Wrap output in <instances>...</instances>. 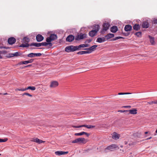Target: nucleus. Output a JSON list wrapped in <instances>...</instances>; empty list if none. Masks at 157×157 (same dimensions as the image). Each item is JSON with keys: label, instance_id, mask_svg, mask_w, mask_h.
<instances>
[{"label": "nucleus", "instance_id": "obj_1", "mask_svg": "<svg viewBox=\"0 0 157 157\" xmlns=\"http://www.w3.org/2000/svg\"><path fill=\"white\" fill-rule=\"evenodd\" d=\"M78 50V46H70L67 47L65 48V51L67 52H73Z\"/></svg>", "mask_w": 157, "mask_h": 157}, {"label": "nucleus", "instance_id": "obj_2", "mask_svg": "<svg viewBox=\"0 0 157 157\" xmlns=\"http://www.w3.org/2000/svg\"><path fill=\"white\" fill-rule=\"evenodd\" d=\"M102 26L103 28L101 31V33L103 34L109 29L110 25L108 23H104L103 25Z\"/></svg>", "mask_w": 157, "mask_h": 157}, {"label": "nucleus", "instance_id": "obj_3", "mask_svg": "<svg viewBox=\"0 0 157 157\" xmlns=\"http://www.w3.org/2000/svg\"><path fill=\"white\" fill-rule=\"evenodd\" d=\"M87 141L84 138H80L77 139L72 141L73 143H79L85 144L86 143Z\"/></svg>", "mask_w": 157, "mask_h": 157}, {"label": "nucleus", "instance_id": "obj_4", "mask_svg": "<svg viewBox=\"0 0 157 157\" xmlns=\"http://www.w3.org/2000/svg\"><path fill=\"white\" fill-rule=\"evenodd\" d=\"M86 35L85 34L81 33L75 36V40H79L86 37Z\"/></svg>", "mask_w": 157, "mask_h": 157}, {"label": "nucleus", "instance_id": "obj_5", "mask_svg": "<svg viewBox=\"0 0 157 157\" xmlns=\"http://www.w3.org/2000/svg\"><path fill=\"white\" fill-rule=\"evenodd\" d=\"M57 38L56 35L54 34H52L49 37H48L46 39V41L47 42H50L51 41Z\"/></svg>", "mask_w": 157, "mask_h": 157}, {"label": "nucleus", "instance_id": "obj_6", "mask_svg": "<svg viewBox=\"0 0 157 157\" xmlns=\"http://www.w3.org/2000/svg\"><path fill=\"white\" fill-rule=\"evenodd\" d=\"M116 148H118V149L119 148V147L116 144H112L107 146L105 149L108 150L110 151H113Z\"/></svg>", "mask_w": 157, "mask_h": 157}, {"label": "nucleus", "instance_id": "obj_7", "mask_svg": "<svg viewBox=\"0 0 157 157\" xmlns=\"http://www.w3.org/2000/svg\"><path fill=\"white\" fill-rule=\"evenodd\" d=\"M94 126L91 125H81L78 126H73V127L75 128H79L82 127H85L88 128H94Z\"/></svg>", "mask_w": 157, "mask_h": 157}, {"label": "nucleus", "instance_id": "obj_8", "mask_svg": "<svg viewBox=\"0 0 157 157\" xmlns=\"http://www.w3.org/2000/svg\"><path fill=\"white\" fill-rule=\"evenodd\" d=\"M75 39V36L72 35H70L68 36L66 39L67 41L71 42Z\"/></svg>", "mask_w": 157, "mask_h": 157}, {"label": "nucleus", "instance_id": "obj_9", "mask_svg": "<svg viewBox=\"0 0 157 157\" xmlns=\"http://www.w3.org/2000/svg\"><path fill=\"white\" fill-rule=\"evenodd\" d=\"M59 85L58 82L56 81H53L51 82L50 86L51 88H55Z\"/></svg>", "mask_w": 157, "mask_h": 157}, {"label": "nucleus", "instance_id": "obj_10", "mask_svg": "<svg viewBox=\"0 0 157 157\" xmlns=\"http://www.w3.org/2000/svg\"><path fill=\"white\" fill-rule=\"evenodd\" d=\"M120 137V136L119 134L115 132H114L112 134V138L115 140H117Z\"/></svg>", "mask_w": 157, "mask_h": 157}, {"label": "nucleus", "instance_id": "obj_11", "mask_svg": "<svg viewBox=\"0 0 157 157\" xmlns=\"http://www.w3.org/2000/svg\"><path fill=\"white\" fill-rule=\"evenodd\" d=\"M41 55V54L40 53H31L27 55V56L29 57H33L35 56H40Z\"/></svg>", "mask_w": 157, "mask_h": 157}, {"label": "nucleus", "instance_id": "obj_12", "mask_svg": "<svg viewBox=\"0 0 157 157\" xmlns=\"http://www.w3.org/2000/svg\"><path fill=\"white\" fill-rule=\"evenodd\" d=\"M68 153V151H58L55 152V154L57 155H65V154H67Z\"/></svg>", "mask_w": 157, "mask_h": 157}, {"label": "nucleus", "instance_id": "obj_13", "mask_svg": "<svg viewBox=\"0 0 157 157\" xmlns=\"http://www.w3.org/2000/svg\"><path fill=\"white\" fill-rule=\"evenodd\" d=\"M8 42L9 44H13L15 42L16 39L13 37H10L9 38Z\"/></svg>", "mask_w": 157, "mask_h": 157}, {"label": "nucleus", "instance_id": "obj_14", "mask_svg": "<svg viewBox=\"0 0 157 157\" xmlns=\"http://www.w3.org/2000/svg\"><path fill=\"white\" fill-rule=\"evenodd\" d=\"M44 37L41 35H37L36 37V41L38 42H40L44 39Z\"/></svg>", "mask_w": 157, "mask_h": 157}, {"label": "nucleus", "instance_id": "obj_15", "mask_svg": "<svg viewBox=\"0 0 157 157\" xmlns=\"http://www.w3.org/2000/svg\"><path fill=\"white\" fill-rule=\"evenodd\" d=\"M32 141L36 142L38 144H40L44 142L45 141H43L41 140H40L38 138H34L33 139Z\"/></svg>", "mask_w": 157, "mask_h": 157}, {"label": "nucleus", "instance_id": "obj_16", "mask_svg": "<svg viewBox=\"0 0 157 157\" xmlns=\"http://www.w3.org/2000/svg\"><path fill=\"white\" fill-rule=\"evenodd\" d=\"M84 134H85L87 136H89V134L85 132H81L78 133H75V136H82Z\"/></svg>", "mask_w": 157, "mask_h": 157}, {"label": "nucleus", "instance_id": "obj_17", "mask_svg": "<svg viewBox=\"0 0 157 157\" xmlns=\"http://www.w3.org/2000/svg\"><path fill=\"white\" fill-rule=\"evenodd\" d=\"M97 31L94 29L90 31L89 33V35L91 37L94 36L97 33Z\"/></svg>", "mask_w": 157, "mask_h": 157}, {"label": "nucleus", "instance_id": "obj_18", "mask_svg": "<svg viewBox=\"0 0 157 157\" xmlns=\"http://www.w3.org/2000/svg\"><path fill=\"white\" fill-rule=\"evenodd\" d=\"M117 26H113L110 29V31L112 33H115L117 31Z\"/></svg>", "mask_w": 157, "mask_h": 157}, {"label": "nucleus", "instance_id": "obj_19", "mask_svg": "<svg viewBox=\"0 0 157 157\" xmlns=\"http://www.w3.org/2000/svg\"><path fill=\"white\" fill-rule=\"evenodd\" d=\"M105 41V37H99L98 38L97 40V42L99 43H102Z\"/></svg>", "mask_w": 157, "mask_h": 157}, {"label": "nucleus", "instance_id": "obj_20", "mask_svg": "<svg viewBox=\"0 0 157 157\" xmlns=\"http://www.w3.org/2000/svg\"><path fill=\"white\" fill-rule=\"evenodd\" d=\"M129 112L131 114H135L137 113V110L136 109H133L129 110Z\"/></svg>", "mask_w": 157, "mask_h": 157}, {"label": "nucleus", "instance_id": "obj_21", "mask_svg": "<svg viewBox=\"0 0 157 157\" xmlns=\"http://www.w3.org/2000/svg\"><path fill=\"white\" fill-rule=\"evenodd\" d=\"M29 41V39L26 37H25L23 39L22 42L25 43H28Z\"/></svg>", "mask_w": 157, "mask_h": 157}, {"label": "nucleus", "instance_id": "obj_22", "mask_svg": "<svg viewBox=\"0 0 157 157\" xmlns=\"http://www.w3.org/2000/svg\"><path fill=\"white\" fill-rule=\"evenodd\" d=\"M134 97L133 94L128 92V100H133Z\"/></svg>", "mask_w": 157, "mask_h": 157}, {"label": "nucleus", "instance_id": "obj_23", "mask_svg": "<svg viewBox=\"0 0 157 157\" xmlns=\"http://www.w3.org/2000/svg\"><path fill=\"white\" fill-rule=\"evenodd\" d=\"M114 34L112 33H109L105 36V37L107 39H109L113 38L114 36Z\"/></svg>", "mask_w": 157, "mask_h": 157}, {"label": "nucleus", "instance_id": "obj_24", "mask_svg": "<svg viewBox=\"0 0 157 157\" xmlns=\"http://www.w3.org/2000/svg\"><path fill=\"white\" fill-rule=\"evenodd\" d=\"M142 27L143 28H147L149 27V24L147 22H144L142 24Z\"/></svg>", "mask_w": 157, "mask_h": 157}, {"label": "nucleus", "instance_id": "obj_25", "mask_svg": "<svg viewBox=\"0 0 157 157\" xmlns=\"http://www.w3.org/2000/svg\"><path fill=\"white\" fill-rule=\"evenodd\" d=\"M30 46H35L36 47H40L41 46V43H33L31 44Z\"/></svg>", "mask_w": 157, "mask_h": 157}, {"label": "nucleus", "instance_id": "obj_26", "mask_svg": "<svg viewBox=\"0 0 157 157\" xmlns=\"http://www.w3.org/2000/svg\"><path fill=\"white\" fill-rule=\"evenodd\" d=\"M90 46V45L87 44H81L78 46V50L79 49V48H85V47H88Z\"/></svg>", "mask_w": 157, "mask_h": 157}, {"label": "nucleus", "instance_id": "obj_27", "mask_svg": "<svg viewBox=\"0 0 157 157\" xmlns=\"http://www.w3.org/2000/svg\"><path fill=\"white\" fill-rule=\"evenodd\" d=\"M49 45L50 46H52V44L50 42H42L41 43V46H47L48 45Z\"/></svg>", "mask_w": 157, "mask_h": 157}, {"label": "nucleus", "instance_id": "obj_28", "mask_svg": "<svg viewBox=\"0 0 157 157\" xmlns=\"http://www.w3.org/2000/svg\"><path fill=\"white\" fill-rule=\"evenodd\" d=\"M97 46H98L97 45H94L89 48V49H90L92 52L95 50L96 48L97 47Z\"/></svg>", "mask_w": 157, "mask_h": 157}, {"label": "nucleus", "instance_id": "obj_29", "mask_svg": "<svg viewBox=\"0 0 157 157\" xmlns=\"http://www.w3.org/2000/svg\"><path fill=\"white\" fill-rule=\"evenodd\" d=\"M149 37L150 38V42L151 44L152 45H154L155 43L154 38L153 37H151L150 36H149Z\"/></svg>", "mask_w": 157, "mask_h": 157}, {"label": "nucleus", "instance_id": "obj_30", "mask_svg": "<svg viewBox=\"0 0 157 157\" xmlns=\"http://www.w3.org/2000/svg\"><path fill=\"white\" fill-rule=\"evenodd\" d=\"M29 45L28 44V43H25V44H22L19 46V47H28L29 46Z\"/></svg>", "mask_w": 157, "mask_h": 157}, {"label": "nucleus", "instance_id": "obj_31", "mask_svg": "<svg viewBox=\"0 0 157 157\" xmlns=\"http://www.w3.org/2000/svg\"><path fill=\"white\" fill-rule=\"evenodd\" d=\"M94 30L96 31H97V32H98L100 29V26L98 25H95L94 26Z\"/></svg>", "mask_w": 157, "mask_h": 157}, {"label": "nucleus", "instance_id": "obj_32", "mask_svg": "<svg viewBox=\"0 0 157 157\" xmlns=\"http://www.w3.org/2000/svg\"><path fill=\"white\" fill-rule=\"evenodd\" d=\"M140 28V25H139L136 24L133 26V29L134 30L137 31Z\"/></svg>", "mask_w": 157, "mask_h": 157}, {"label": "nucleus", "instance_id": "obj_33", "mask_svg": "<svg viewBox=\"0 0 157 157\" xmlns=\"http://www.w3.org/2000/svg\"><path fill=\"white\" fill-rule=\"evenodd\" d=\"M27 90L29 89L32 90H34L36 89V88L34 86H29L26 88Z\"/></svg>", "mask_w": 157, "mask_h": 157}, {"label": "nucleus", "instance_id": "obj_34", "mask_svg": "<svg viewBox=\"0 0 157 157\" xmlns=\"http://www.w3.org/2000/svg\"><path fill=\"white\" fill-rule=\"evenodd\" d=\"M21 55V54L19 52H16L14 53H13V56H20Z\"/></svg>", "mask_w": 157, "mask_h": 157}, {"label": "nucleus", "instance_id": "obj_35", "mask_svg": "<svg viewBox=\"0 0 157 157\" xmlns=\"http://www.w3.org/2000/svg\"><path fill=\"white\" fill-rule=\"evenodd\" d=\"M84 50H86L85 51L86 54H89L92 52L90 49H89V48H85Z\"/></svg>", "mask_w": 157, "mask_h": 157}, {"label": "nucleus", "instance_id": "obj_36", "mask_svg": "<svg viewBox=\"0 0 157 157\" xmlns=\"http://www.w3.org/2000/svg\"><path fill=\"white\" fill-rule=\"evenodd\" d=\"M135 35L138 37H140L141 36V32H137L135 33Z\"/></svg>", "mask_w": 157, "mask_h": 157}, {"label": "nucleus", "instance_id": "obj_37", "mask_svg": "<svg viewBox=\"0 0 157 157\" xmlns=\"http://www.w3.org/2000/svg\"><path fill=\"white\" fill-rule=\"evenodd\" d=\"M8 140V139L6 138L3 139H0V143L4 142H6Z\"/></svg>", "mask_w": 157, "mask_h": 157}, {"label": "nucleus", "instance_id": "obj_38", "mask_svg": "<svg viewBox=\"0 0 157 157\" xmlns=\"http://www.w3.org/2000/svg\"><path fill=\"white\" fill-rule=\"evenodd\" d=\"M77 54L79 55H83L85 54L86 53L85 51H82L78 52Z\"/></svg>", "mask_w": 157, "mask_h": 157}, {"label": "nucleus", "instance_id": "obj_39", "mask_svg": "<svg viewBox=\"0 0 157 157\" xmlns=\"http://www.w3.org/2000/svg\"><path fill=\"white\" fill-rule=\"evenodd\" d=\"M23 95H27L28 96H29L30 97H32V95L30 94H29V93H24L23 94H22Z\"/></svg>", "mask_w": 157, "mask_h": 157}, {"label": "nucleus", "instance_id": "obj_40", "mask_svg": "<svg viewBox=\"0 0 157 157\" xmlns=\"http://www.w3.org/2000/svg\"><path fill=\"white\" fill-rule=\"evenodd\" d=\"M21 62L22 63V64H27L28 63H29V62L28 61V60L22 61Z\"/></svg>", "mask_w": 157, "mask_h": 157}, {"label": "nucleus", "instance_id": "obj_41", "mask_svg": "<svg viewBox=\"0 0 157 157\" xmlns=\"http://www.w3.org/2000/svg\"><path fill=\"white\" fill-rule=\"evenodd\" d=\"M122 38V37H120V36L117 37H116L115 38H114L113 39V40H116L121 38Z\"/></svg>", "mask_w": 157, "mask_h": 157}, {"label": "nucleus", "instance_id": "obj_42", "mask_svg": "<svg viewBox=\"0 0 157 157\" xmlns=\"http://www.w3.org/2000/svg\"><path fill=\"white\" fill-rule=\"evenodd\" d=\"M92 41V40L91 39H89V40H86L85 42V43H90V42H91Z\"/></svg>", "mask_w": 157, "mask_h": 157}, {"label": "nucleus", "instance_id": "obj_43", "mask_svg": "<svg viewBox=\"0 0 157 157\" xmlns=\"http://www.w3.org/2000/svg\"><path fill=\"white\" fill-rule=\"evenodd\" d=\"M128 93H119L118 94V95L127 94Z\"/></svg>", "mask_w": 157, "mask_h": 157}, {"label": "nucleus", "instance_id": "obj_44", "mask_svg": "<svg viewBox=\"0 0 157 157\" xmlns=\"http://www.w3.org/2000/svg\"><path fill=\"white\" fill-rule=\"evenodd\" d=\"M153 23L154 24L157 23V19H154L153 21Z\"/></svg>", "mask_w": 157, "mask_h": 157}, {"label": "nucleus", "instance_id": "obj_45", "mask_svg": "<svg viewBox=\"0 0 157 157\" xmlns=\"http://www.w3.org/2000/svg\"><path fill=\"white\" fill-rule=\"evenodd\" d=\"M128 111L127 110H119L118 111V112H121V113H124V112H127Z\"/></svg>", "mask_w": 157, "mask_h": 157}, {"label": "nucleus", "instance_id": "obj_46", "mask_svg": "<svg viewBox=\"0 0 157 157\" xmlns=\"http://www.w3.org/2000/svg\"><path fill=\"white\" fill-rule=\"evenodd\" d=\"M132 26L130 25H128V31L131 30H132Z\"/></svg>", "mask_w": 157, "mask_h": 157}, {"label": "nucleus", "instance_id": "obj_47", "mask_svg": "<svg viewBox=\"0 0 157 157\" xmlns=\"http://www.w3.org/2000/svg\"><path fill=\"white\" fill-rule=\"evenodd\" d=\"M154 101H152L150 102H148V103L150 105H152L153 104H154Z\"/></svg>", "mask_w": 157, "mask_h": 157}, {"label": "nucleus", "instance_id": "obj_48", "mask_svg": "<svg viewBox=\"0 0 157 157\" xmlns=\"http://www.w3.org/2000/svg\"><path fill=\"white\" fill-rule=\"evenodd\" d=\"M26 90H27L26 88L20 89V91H24Z\"/></svg>", "mask_w": 157, "mask_h": 157}, {"label": "nucleus", "instance_id": "obj_49", "mask_svg": "<svg viewBox=\"0 0 157 157\" xmlns=\"http://www.w3.org/2000/svg\"><path fill=\"white\" fill-rule=\"evenodd\" d=\"M124 30L126 31H128V25H126L124 27Z\"/></svg>", "mask_w": 157, "mask_h": 157}, {"label": "nucleus", "instance_id": "obj_50", "mask_svg": "<svg viewBox=\"0 0 157 157\" xmlns=\"http://www.w3.org/2000/svg\"><path fill=\"white\" fill-rule=\"evenodd\" d=\"M9 57H13L14 56H13V53H10V54H9Z\"/></svg>", "mask_w": 157, "mask_h": 157}, {"label": "nucleus", "instance_id": "obj_51", "mask_svg": "<svg viewBox=\"0 0 157 157\" xmlns=\"http://www.w3.org/2000/svg\"><path fill=\"white\" fill-rule=\"evenodd\" d=\"M33 59H32L29 60H28V61L29 62V63H30L33 62Z\"/></svg>", "mask_w": 157, "mask_h": 157}, {"label": "nucleus", "instance_id": "obj_52", "mask_svg": "<svg viewBox=\"0 0 157 157\" xmlns=\"http://www.w3.org/2000/svg\"><path fill=\"white\" fill-rule=\"evenodd\" d=\"M120 151H121V153H124L125 152V151L124 150H120Z\"/></svg>", "mask_w": 157, "mask_h": 157}, {"label": "nucleus", "instance_id": "obj_53", "mask_svg": "<svg viewBox=\"0 0 157 157\" xmlns=\"http://www.w3.org/2000/svg\"><path fill=\"white\" fill-rule=\"evenodd\" d=\"M15 91H20V89L16 88L15 89Z\"/></svg>", "mask_w": 157, "mask_h": 157}, {"label": "nucleus", "instance_id": "obj_54", "mask_svg": "<svg viewBox=\"0 0 157 157\" xmlns=\"http://www.w3.org/2000/svg\"><path fill=\"white\" fill-rule=\"evenodd\" d=\"M154 104H157V100H155L154 101Z\"/></svg>", "mask_w": 157, "mask_h": 157}, {"label": "nucleus", "instance_id": "obj_55", "mask_svg": "<svg viewBox=\"0 0 157 157\" xmlns=\"http://www.w3.org/2000/svg\"><path fill=\"white\" fill-rule=\"evenodd\" d=\"M122 107L125 108H128V106H123Z\"/></svg>", "mask_w": 157, "mask_h": 157}, {"label": "nucleus", "instance_id": "obj_56", "mask_svg": "<svg viewBox=\"0 0 157 157\" xmlns=\"http://www.w3.org/2000/svg\"><path fill=\"white\" fill-rule=\"evenodd\" d=\"M151 138L152 137H149V138H148L146 140H149V139H151Z\"/></svg>", "mask_w": 157, "mask_h": 157}, {"label": "nucleus", "instance_id": "obj_57", "mask_svg": "<svg viewBox=\"0 0 157 157\" xmlns=\"http://www.w3.org/2000/svg\"><path fill=\"white\" fill-rule=\"evenodd\" d=\"M148 133V132H145V134H147Z\"/></svg>", "mask_w": 157, "mask_h": 157}, {"label": "nucleus", "instance_id": "obj_58", "mask_svg": "<svg viewBox=\"0 0 157 157\" xmlns=\"http://www.w3.org/2000/svg\"><path fill=\"white\" fill-rule=\"evenodd\" d=\"M4 94V95H6V94H7V93H6Z\"/></svg>", "mask_w": 157, "mask_h": 157}, {"label": "nucleus", "instance_id": "obj_59", "mask_svg": "<svg viewBox=\"0 0 157 157\" xmlns=\"http://www.w3.org/2000/svg\"><path fill=\"white\" fill-rule=\"evenodd\" d=\"M155 132L157 133V128Z\"/></svg>", "mask_w": 157, "mask_h": 157}, {"label": "nucleus", "instance_id": "obj_60", "mask_svg": "<svg viewBox=\"0 0 157 157\" xmlns=\"http://www.w3.org/2000/svg\"><path fill=\"white\" fill-rule=\"evenodd\" d=\"M31 65H28V66H26L25 67H28V66H30Z\"/></svg>", "mask_w": 157, "mask_h": 157}, {"label": "nucleus", "instance_id": "obj_61", "mask_svg": "<svg viewBox=\"0 0 157 157\" xmlns=\"http://www.w3.org/2000/svg\"><path fill=\"white\" fill-rule=\"evenodd\" d=\"M128 107L130 108L131 106H128Z\"/></svg>", "mask_w": 157, "mask_h": 157}, {"label": "nucleus", "instance_id": "obj_62", "mask_svg": "<svg viewBox=\"0 0 157 157\" xmlns=\"http://www.w3.org/2000/svg\"><path fill=\"white\" fill-rule=\"evenodd\" d=\"M121 147H123L122 145H121Z\"/></svg>", "mask_w": 157, "mask_h": 157}, {"label": "nucleus", "instance_id": "obj_63", "mask_svg": "<svg viewBox=\"0 0 157 157\" xmlns=\"http://www.w3.org/2000/svg\"><path fill=\"white\" fill-rule=\"evenodd\" d=\"M1 155V154H0V156Z\"/></svg>", "mask_w": 157, "mask_h": 157}]
</instances>
